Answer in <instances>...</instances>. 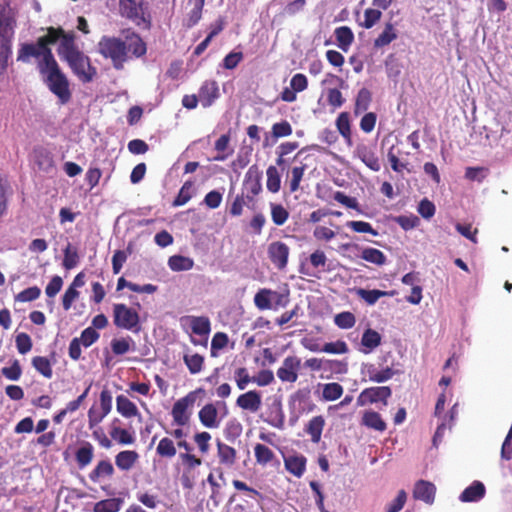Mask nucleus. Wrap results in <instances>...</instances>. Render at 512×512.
Listing matches in <instances>:
<instances>
[{
  "label": "nucleus",
  "instance_id": "obj_16",
  "mask_svg": "<svg viewBox=\"0 0 512 512\" xmlns=\"http://www.w3.org/2000/svg\"><path fill=\"white\" fill-rule=\"evenodd\" d=\"M307 458L302 454H292L284 457L285 469L297 478H301L306 471Z\"/></svg>",
  "mask_w": 512,
  "mask_h": 512
},
{
  "label": "nucleus",
  "instance_id": "obj_38",
  "mask_svg": "<svg viewBox=\"0 0 512 512\" xmlns=\"http://www.w3.org/2000/svg\"><path fill=\"white\" fill-rule=\"evenodd\" d=\"M183 361L191 374H198L203 370L205 359L199 353H185Z\"/></svg>",
  "mask_w": 512,
  "mask_h": 512
},
{
  "label": "nucleus",
  "instance_id": "obj_30",
  "mask_svg": "<svg viewBox=\"0 0 512 512\" xmlns=\"http://www.w3.org/2000/svg\"><path fill=\"white\" fill-rule=\"evenodd\" d=\"M336 127L340 135L344 138L345 143L348 146H352V132L350 115L348 112H341L336 119Z\"/></svg>",
  "mask_w": 512,
  "mask_h": 512
},
{
  "label": "nucleus",
  "instance_id": "obj_46",
  "mask_svg": "<svg viewBox=\"0 0 512 512\" xmlns=\"http://www.w3.org/2000/svg\"><path fill=\"white\" fill-rule=\"evenodd\" d=\"M266 175V187L268 191H270L271 193L279 192L281 188V177L277 168L273 165H270L266 170Z\"/></svg>",
  "mask_w": 512,
  "mask_h": 512
},
{
  "label": "nucleus",
  "instance_id": "obj_21",
  "mask_svg": "<svg viewBox=\"0 0 512 512\" xmlns=\"http://www.w3.org/2000/svg\"><path fill=\"white\" fill-rule=\"evenodd\" d=\"M120 420L115 418L112 421L109 435L112 440L116 441L120 445H131L135 442L134 435L129 432L127 429L121 428L117 426V423H119Z\"/></svg>",
  "mask_w": 512,
  "mask_h": 512
},
{
  "label": "nucleus",
  "instance_id": "obj_27",
  "mask_svg": "<svg viewBox=\"0 0 512 512\" xmlns=\"http://www.w3.org/2000/svg\"><path fill=\"white\" fill-rule=\"evenodd\" d=\"M187 320L190 323L192 332L198 336L208 338L211 331V322L206 316H188Z\"/></svg>",
  "mask_w": 512,
  "mask_h": 512
},
{
  "label": "nucleus",
  "instance_id": "obj_55",
  "mask_svg": "<svg viewBox=\"0 0 512 512\" xmlns=\"http://www.w3.org/2000/svg\"><path fill=\"white\" fill-rule=\"evenodd\" d=\"M179 459L181 460V463L184 466V471L186 472H191L202 464L201 458L192 453H180Z\"/></svg>",
  "mask_w": 512,
  "mask_h": 512
},
{
  "label": "nucleus",
  "instance_id": "obj_35",
  "mask_svg": "<svg viewBox=\"0 0 512 512\" xmlns=\"http://www.w3.org/2000/svg\"><path fill=\"white\" fill-rule=\"evenodd\" d=\"M382 337L379 332L368 328L364 331L361 338V345L365 348V353H370L381 344Z\"/></svg>",
  "mask_w": 512,
  "mask_h": 512
},
{
  "label": "nucleus",
  "instance_id": "obj_2",
  "mask_svg": "<svg viewBox=\"0 0 512 512\" xmlns=\"http://www.w3.org/2000/svg\"><path fill=\"white\" fill-rule=\"evenodd\" d=\"M16 25V13L9 2L0 4V76L8 67L12 55V35Z\"/></svg>",
  "mask_w": 512,
  "mask_h": 512
},
{
  "label": "nucleus",
  "instance_id": "obj_42",
  "mask_svg": "<svg viewBox=\"0 0 512 512\" xmlns=\"http://www.w3.org/2000/svg\"><path fill=\"white\" fill-rule=\"evenodd\" d=\"M307 169V165L304 163H300L292 167L290 171V181H289V190L291 193H294L299 190L300 183L303 179L304 173Z\"/></svg>",
  "mask_w": 512,
  "mask_h": 512
},
{
  "label": "nucleus",
  "instance_id": "obj_24",
  "mask_svg": "<svg viewBox=\"0 0 512 512\" xmlns=\"http://www.w3.org/2000/svg\"><path fill=\"white\" fill-rule=\"evenodd\" d=\"M34 161L38 169L43 172H49L55 166L53 155L43 147L34 150Z\"/></svg>",
  "mask_w": 512,
  "mask_h": 512
},
{
  "label": "nucleus",
  "instance_id": "obj_3",
  "mask_svg": "<svg viewBox=\"0 0 512 512\" xmlns=\"http://www.w3.org/2000/svg\"><path fill=\"white\" fill-rule=\"evenodd\" d=\"M66 51L60 57L67 62L72 72L83 83L91 82L97 75V69L91 64L90 58L79 50L76 43H64Z\"/></svg>",
  "mask_w": 512,
  "mask_h": 512
},
{
  "label": "nucleus",
  "instance_id": "obj_7",
  "mask_svg": "<svg viewBox=\"0 0 512 512\" xmlns=\"http://www.w3.org/2000/svg\"><path fill=\"white\" fill-rule=\"evenodd\" d=\"M46 35L39 37L40 45L45 46L46 48H50V45H54L57 41L60 40V44L58 47V54L61 55L66 51L64 47V43H75V33L73 31L65 32L61 27H53L50 26L46 29Z\"/></svg>",
  "mask_w": 512,
  "mask_h": 512
},
{
  "label": "nucleus",
  "instance_id": "obj_45",
  "mask_svg": "<svg viewBox=\"0 0 512 512\" xmlns=\"http://www.w3.org/2000/svg\"><path fill=\"white\" fill-rule=\"evenodd\" d=\"M276 291L270 289H260L254 296V304L259 310H268L272 308L271 297Z\"/></svg>",
  "mask_w": 512,
  "mask_h": 512
},
{
  "label": "nucleus",
  "instance_id": "obj_43",
  "mask_svg": "<svg viewBox=\"0 0 512 512\" xmlns=\"http://www.w3.org/2000/svg\"><path fill=\"white\" fill-rule=\"evenodd\" d=\"M372 100L371 92L367 88H361L356 96L354 113L355 115H359L365 112Z\"/></svg>",
  "mask_w": 512,
  "mask_h": 512
},
{
  "label": "nucleus",
  "instance_id": "obj_53",
  "mask_svg": "<svg viewBox=\"0 0 512 512\" xmlns=\"http://www.w3.org/2000/svg\"><path fill=\"white\" fill-rule=\"evenodd\" d=\"M292 132V126L287 120L274 123L271 128L272 137L275 139L290 136Z\"/></svg>",
  "mask_w": 512,
  "mask_h": 512
},
{
  "label": "nucleus",
  "instance_id": "obj_39",
  "mask_svg": "<svg viewBox=\"0 0 512 512\" xmlns=\"http://www.w3.org/2000/svg\"><path fill=\"white\" fill-rule=\"evenodd\" d=\"M168 266L172 271H188L193 268L194 261L186 256L173 255L168 259Z\"/></svg>",
  "mask_w": 512,
  "mask_h": 512
},
{
  "label": "nucleus",
  "instance_id": "obj_20",
  "mask_svg": "<svg viewBox=\"0 0 512 512\" xmlns=\"http://www.w3.org/2000/svg\"><path fill=\"white\" fill-rule=\"evenodd\" d=\"M139 460V454L135 450H122L115 456V465L121 471L131 470Z\"/></svg>",
  "mask_w": 512,
  "mask_h": 512
},
{
  "label": "nucleus",
  "instance_id": "obj_18",
  "mask_svg": "<svg viewBox=\"0 0 512 512\" xmlns=\"http://www.w3.org/2000/svg\"><path fill=\"white\" fill-rule=\"evenodd\" d=\"M266 422L272 427L282 429L285 423V414L280 400L275 399L268 407Z\"/></svg>",
  "mask_w": 512,
  "mask_h": 512
},
{
  "label": "nucleus",
  "instance_id": "obj_54",
  "mask_svg": "<svg viewBox=\"0 0 512 512\" xmlns=\"http://www.w3.org/2000/svg\"><path fill=\"white\" fill-rule=\"evenodd\" d=\"M15 344L17 351L22 355L28 353L33 346L31 337L25 332H21L16 335Z\"/></svg>",
  "mask_w": 512,
  "mask_h": 512
},
{
  "label": "nucleus",
  "instance_id": "obj_40",
  "mask_svg": "<svg viewBox=\"0 0 512 512\" xmlns=\"http://www.w3.org/2000/svg\"><path fill=\"white\" fill-rule=\"evenodd\" d=\"M32 366L46 379H51L53 376V369L50 360L44 356H35L32 358Z\"/></svg>",
  "mask_w": 512,
  "mask_h": 512
},
{
  "label": "nucleus",
  "instance_id": "obj_13",
  "mask_svg": "<svg viewBox=\"0 0 512 512\" xmlns=\"http://www.w3.org/2000/svg\"><path fill=\"white\" fill-rule=\"evenodd\" d=\"M236 405L242 410L256 413L262 405L261 393L257 390H249L238 396Z\"/></svg>",
  "mask_w": 512,
  "mask_h": 512
},
{
  "label": "nucleus",
  "instance_id": "obj_29",
  "mask_svg": "<svg viewBox=\"0 0 512 512\" xmlns=\"http://www.w3.org/2000/svg\"><path fill=\"white\" fill-rule=\"evenodd\" d=\"M485 495V486L480 481H474L461 493L459 499L462 502H475L482 499Z\"/></svg>",
  "mask_w": 512,
  "mask_h": 512
},
{
  "label": "nucleus",
  "instance_id": "obj_60",
  "mask_svg": "<svg viewBox=\"0 0 512 512\" xmlns=\"http://www.w3.org/2000/svg\"><path fill=\"white\" fill-rule=\"evenodd\" d=\"M395 372L392 368L386 367L381 371L376 369L369 370V380L377 383H383L394 376Z\"/></svg>",
  "mask_w": 512,
  "mask_h": 512
},
{
  "label": "nucleus",
  "instance_id": "obj_58",
  "mask_svg": "<svg viewBox=\"0 0 512 512\" xmlns=\"http://www.w3.org/2000/svg\"><path fill=\"white\" fill-rule=\"evenodd\" d=\"M326 96L327 102L329 106L333 108V110L340 108L345 102L341 91L337 88H329L326 92Z\"/></svg>",
  "mask_w": 512,
  "mask_h": 512
},
{
  "label": "nucleus",
  "instance_id": "obj_11",
  "mask_svg": "<svg viewBox=\"0 0 512 512\" xmlns=\"http://www.w3.org/2000/svg\"><path fill=\"white\" fill-rule=\"evenodd\" d=\"M392 391L388 386H376L364 389L357 398V404L364 406L368 403L383 402L387 404V399L391 396Z\"/></svg>",
  "mask_w": 512,
  "mask_h": 512
},
{
  "label": "nucleus",
  "instance_id": "obj_31",
  "mask_svg": "<svg viewBox=\"0 0 512 512\" xmlns=\"http://www.w3.org/2000/svg\"><path fill=\"white\" fill-rule=\"evenodd\" d=\"M116 409L125 418H132L139 415L138 408L135 403L124 395L116 397Z\"/></svg>",
  "mask_w": 512,
  "mask_h": 512
},
{
  "label": "nucleus",
  "instance_id": "obj_34",
  "mask_svg": "<svg viewBox=\"0 0 512 512\" xmlns=\"http://www.w3.org/2000/svg\"><path fill=\"white\" fill-rule=\"evenodd\" d=\"M94 457V447L90 442H84L75 452V459L79 468L88 466Z\"/></svg>",
  "mask_w": 512,
  "mask_h": 512
},
{
  "label": "nucleus",
  "instance_id": "obj_10",
  "mask_svg": "<svg viewBox=\"0 0 512 512\" xmlns=\"http://www.w3.org/2000/svg\"><path fill=\"white\" fill-rule=\"evenodd\" d=\"M268 258L275 268L282 271L287 267L290 248L282 241H274L268 245Z\"/></svg>",
  "mask_w": 512,
  "mask_h": 512
},
{
  "label": "nucleus",
  "instance_id": "obj_37",
  "mask_svg": "<svg viewBox=\"0 0 512 512\" xmlns=\"http://www.w3.org/2000/svg\"><path fill=\"white\" fill-rule=\"evenodd\" d=\"M195 194L194 181L187 180L180 188L178 195L173 200L172 206L179 207L188 203Z\"/></svg>",
  "mask_w": 512,
  "mask_h": 512
},
{
  "label": "nucleus",
  "instance_id": "obj_9",
  "mask_svg": "<svg viewBox=\"0 0 512 512\" xmlns=\"http://www.w3.org/2000/svg\"><path fill=\"white\" fill-rule=\"evenodd\" d=\"M262 172L259 167L254 164L251 165L244 177L242 192L245 193L248 202H252L254 197L259 195L262 191Z\"/></svg>",
  "mask_w": 512,
  "mask_h": 512
},
{
  "label": "nucleus",
  "instance_id": "obj_22",
  "mask_svg": "<svg viewBox=\"0 0 512 512\" xmlns=\"http://www.w3.org/2000/svg\"><path fill=\"white\" fill-rule=\"evenodd\" d=\"M115 473L112 463L108 460H100L95 468L89 473V479L98 483L104 478H111Z\"/></svg>",
  "mask_w": 512,
  "mask_h": 512
},
{
  "label": "nucleus",
  "instance_id": "obj_61",
  "mask_svg": "<svg viewBox=\"0 0 512 512\" xmlns=\"http://www.w3.org/2000/svg\"><path fill=\"white\" fill-rule=\"evenodd\" d=\"M41 290L37 286L29 287L21 291L15 296L18 302H31L39 298Z\"/></svg>",
  "mask_w": 512,
  "mask_h": 512
},
{
  "label": "nucleus",
  "instance_id": "obj_28",
  "mask_svg": "<svg viewBox=\"0 0 512 512\" xmlns=\"http://www.w3.org/2000/svg\"><path fill=\"white\" fill-rule=\"evenodd\" d=\"M325 426V419L322 415L314 416L305 426V432L310 435L313 443H319Z\"/></svg>",
  "mask_w": 512,
  "mask_h": 512
},
{
  "label": "nucleus",
  "instance_id": "obj_49",
  "mask_svg": "<svg viewBox=\"0 0 512 512\" xmlns=\"http://www.w3.org/2000/svg\"><path fill=\"white\" fill-rule=\"evenodd\" d=\"M343 392L344 389L339 383H326L323 385L322 397L325 401H335L342 396Z\"/></svg>",
  "mask_w": 512,
  "mask_h": 512
},
{
  "label": "nucleus",
  "instance_id": "obj_1",
  "mask_svg": "<svg viewBox=\"0 0 512 512\" xmlns=\"http://www.w3.org/2000/svg\"><path fill=\"white\" fill-rule=\"evenodd\" d=\"M32 58L37 59V68L44 84L57 98L60 104H67L72 98L70 82L56 61L51 48L36 43H21L17 52V61L29 63Z\"/></svg>",
  "mask_w": 512,
  "mask_h": 512
},
{
  "label": "nucleus",
  "instance_id": "obj_33",
  "mask_svg": "<svg viewBox=\"0 0 512 512\" xmlns=\"http://www.w3.org/2000/svg\"><path fill=\"white\" fill-rule=\"evenodd\" d=\"M362 425L379 432H383L387 428V425L381 415L373 410L366 411L363 414Z\"/></svg>",
  "mask_w": 512,
  "mask_h": 512
},
{
  "label": "nucleus",
  "instance_id": "obj_8",
  "mask_svg": "<svg viewBox=\"0 0 512 512\" xmlns=\"http://www.w3.org/2000/svg\"><path fill=\"white\" fill-rule=\"evenodd\" d=\"M114 324L116 327L126 330H134L139 324V315L125 304H114Z\"/></svg>",
  "mask_w": 512,
  "mask_h": 512
},
{
  "label": "nucleus",
  "instance_id": "obj_15",
  "mask_svg": "<svg viewBox=\"0 0 512 512\" xmlns=\"http://www.w3.org/2000/svg\"><path fill=\"white\" fill-rule=\"evenodd\" d=\"M355 155L372 171H379L381 168L379 158L372 147L359 143L355 148Z\"/></svg>",
  "mask_w": 512,
  "mask_h": 512
},
{
  "label": "nucleus",
  "instance_id": "obj_57",
  "mask_svg": "<svg viewBox=\"0 0 512 512\" xmlns=\"http://www.w3.org/2000/svg\"><path fill=\"white\" fill-rule=\"evenodd\" d=\"M334 322L339 328L349 329L355 325L356 319L351 312H341L335 316Z\"/></svg>",
  "mask_w": 512,
  "mask_h": 512
},
{
  "label": "nucleus",
  "instance_id": "obj_5",
  "mask_svg": "<svg viewBox=\"0 0 512 512\" xmlns=\"http://www.w3.org/2000/svg\"><path fill=\"white\" fill-rule=\"evenodd\" d=\"M120 15L137 26L150 28L151 16L148 3L145 0H120Z\"/></svg>",
  "mask_w": 512,
  "mask_h": 512
},
{
  "label": "nucleus",
  "instance_id": "obj_41",
  "mask_svg": "<svg viewBox=\"0 0 512 512\" xmlns=\"http://www.w3.org/2000/svg\"><path fill=\"white\" fill-rule=\"evenodd\" d=\"M356 293L368 305H374L381 297L392 296L394 294V292L381 291L377 289L366 290L363 288H359Z\"/></svg>",
  "mask_w": 512,
  "mask_h": 512
},
{
  "label": "nucleus",
  "instance_id": "obj_62",
  "mask_svg": "<svg viewBox=\"0 0 512 512\" xmlns=\"http://www.w3.org/2000/svg\"><path fill=\"white\" fill-rule=\"evenodd\" d=\"M250 202L246 199V195L244 192L238 194L233 202L231 203L229 213L232 216H240L243 213V208L245 205H248Z\"/></svg>",
  "mask_w": 512,
  "mask_h": 512
},
{
  "label": "nucleus",
  "instance_id": "obj_12",
  "mask_svg": "<svg viewBox=\"0 0 512 512\" xmlns=\"http://www.w3.org/2000/svg\"><path fill=\"white\" fill-rule=\"evenodd\" d=\"M300 369L301 359L296 356H287L276 374L282 382L294 383L298 379Z\"/></svg>",
  "mask_w": 512,
  "mask_h": 512
},
{
  "label": "nucleus",
  "instance_id": "obj_50",
  "mask_svg": "<svg viewBox=\"0 0 512 512\" xmlns=\"http://www.w3.org/2000/svg\"><path fill=\"white\" fill-rule=\"evenodd\" d=\"M64 258L62 265L66 270H71L79 263V254L75 247H72L70 243L63 250Z\"/></svg>",
  "mask_w": 512,
  "mask_h": 512
},
{
  "label": "nucleus",
  "instance_id": "obj_64",
  "mask_svg": "<svg viewBox=\"0 0 512 512\" xmlns=\"http://www.w3.org/2000/svg\"><path fill=\"white\" fill-rule=\"evenodd\" d=\"M193 438H194V442L196 443V445L199 448V451L202 454H207L210 449L209 442L211 440V434L206 431H203V432L196 433Z\"/></svg>",
  "mask_w": 512,
  "mask_h": 512
},
{
  "label": "nucleus",
  "instance_id": "obj_51",
  "mask_svg": "<svg viewBox=\"0 0 512 512\" xmlns=\"http://www.w3.org/2000/svg\"><path fill=\"white\" fill-rule=\"evenodd\" d=\"M134 342L131 337L114 338L111 341V350L114 355H123L130 351Z\"/></svg>",
  "mask_w": 512,
  "mask_h": 512
},
{
  "label": "nucleus",
  "instance_id": "obj_44",
  "mask_svg": "<svg viewBox=\"0 0 512 512\" xmlns=\"http://www.w3.org/2000/svg\"><path fill=\"white\" fill-rule=\"evenodd\" d=\"M123 504L120 498H109L94 504L93 512H118Z\"/></svg>",
  "mask_w": 512,
  "mask_h": 512
},
{
  "label": "nucleus",
  "instance_id": "obj_25",
  "mask_svg": "<svg viewBox=\"0 0 512 512\" xmlns=\"http://www.w3.org/2000/svg\"><path fill=\"white\" fill-rule=\"evenodd\" d=\"M254 456L256 463L261 466H267L275 461L279 465V460L276 458L275 453L266 445L257 443L254 446Z\"/></svg>",
  "mask_w": 512,
  "mask_h": 512
},
{
  "label": "nucleus",
  "instance_id": "obj_4",
  "mask_svg": "<svg viewBox=\"0 0 512 512\" xmlns=\"http://www.w3.org/2000/svg\"><path fill=\"white\" fill-rule=\"evenodd\" d=\"M98 53L112 62L116 70H121L129 59L127 43L119 37L104 35L97 44Z\"/></svg>",
  "mask_w": 512,
  "mask_h": 512
},
{
  "label": "nucleus",
  "instance_id": "obj_26",
  "mask_svg": "<svg viewBox=\"0 0 512 512\" xmlns=\"http://www.w3.org/2000/svg\"><path fill=\"white\" fill-rule=\"evenodd\" d=\"M156 455L161 459H172L177 455L176 442L169 436L161 438L156 446Z\"/></svg>",
  "mask_w": 512,
  "mask_h": 512
},
{
  "label": "nucleus",
  "instance_id": "obj_59",
  "mask_svg": "<svg viewBox=\"0 0 512 512\" xmlns=\"http://www.w3.org/2000/svg\"><path fill=\"white\" fill-rule=\"evenodd\" d=\"M381 16L382 12L379 9L368 8L364 12V21L361 26L370 29L381 19Z\"/></svg>",
  "mask_w": 512,
  "mask_h": 512
},
{
  "label": "nucleus",
  "instance_id": "obj_56",
  "mask_svg": "<svg viewBox=\"0 0 512 512\" xmlns=\"http://www.w3.org/2000/svg\"><path fill=\"white\" fill-rule=\"evenodd\" d=\"M229 342L228 335L224 332H217L214 334L211 341V355L217 356V351L225 348Z\"/></svg>",
  "mask_w": 512,
  "mask_h": 512
},
{
  "label": "nucleus",
  "instance_id": "obj_6",
  "mask_svg": "<svg viewBox=\"0 0 512 512\" xmlns=\"http://www.w3.org/2000/svg\"><path fill=\"white\" fill-rule=\"evenodd\" d=\"M200 393H204V389L197 388L189 392L184 397L178 399L172 407L171 416L176 426H186L189 424L192 410Z\"/></svg>",
  "mask_w": 512,
  "mask_h": 512
},
{
  "label": "nucleus",
  "instance_id": "obj_63",
  "mask_svg": "<svg viewBox=\"0 0 512 512\" xmlns=\"http://www.w3.org/2000/svg\"><path fill=\"white\" fill-rule=\"evenodd\" d=\"M99 337L100 334L94 328L88 327L81 332L78 340H80V343L84 347H89L94 344L99 339Z\"/></svg>",
  "mask_w": 512,
  "mask_h": 512
},
{
  "label": "nucleus",
  "instance_id": "obj_32",
  "mask_svg": "<svg viewBox=\"0 0 512 512\" xmlns=\"http://www.w3.org/2000/svg\"><path fill=\"white\" fill-rule=\"evenodd\" d=\"M337 45L343 51L347 52L354 41V34L350 27L340 26L334 31Z\"/></svg>",
  "mask_w": 512,
  "mask_h": 512
},
{
  "label": "nucleus",
  "instance_id": "obj_19",
  "mask_svg": "<svg viewBox=\"0 0 512 512\" xmlns=\"http://www.w3.org/2000/svg\"><path fill=\"white\" fill-rule=\"evenodd\" d=\"M199 420L201 424L206 428H217L219 427L218 410L213 403L204 405L199 413Z\"/></svg>",
  "mask_w": 512,
  "mask_h": 512
},
{
  "label": "nucleus",
  "instance_id": "obj_47",
  "mask_svg": "<svg viewBox=\"0 0 512 512\" xmlns=\"http://www.w3.org/2000/svg\"><path fill=\"white\" fill-rule=\"evenodd\" d=\"M128 53L132 52L135 57H141L146 54L147 48L145 42L138 35L133 33L129 37V41L127 43Z\"/></svg>",
  "mask_w": 512,
  "mask_h": 512
},
{
  "label": "nucleus",
  "instance_id": "obj_36",
  "mask_svg": "<svg viewBox=\"0 0 512 512\" xmlns=\"http://www.w3.org/2000/svg\"><path fill=\"white\" fill-rule=\"evenodd\" d=\"M398 37L396 29L394 25L390 22L385 24L383 31L379 34V36L374 40L375 48H383L389 45L392 41L396 40Z\"/></svg>",
  "mask_w": 512,
  "mask_h": 512
},
{
  "label": "nucleus",
  "instance_id": "obj_52",
  "mask_svg": "<svg viewBox=\"0 0 512 512\" xmlns=\"http://www.w3.org/2000/svg\"><path fill=\"white\" fill-rule=\"evenodd\" d=\"M271 218L275 225H283L289 218L288 210L281 204L271 203Z\"/></svg>",
  "mask_w": 512,
  "mask_h": 512
},
{
  "label": "nucleus",
  "instance_id": "obj_14",
  "mask_svg": "<svg viewBox=\"0 0 512 512\" xmlns=\"http://www.w3.org/2000/svg\"><path fill=\"white\" fill-rule=\"evenodd\" d=\"M199 100L204 108L210 107L219 97L220 91L215 80H206L199 89Z\"/></svg>",
  "mask_w": 512,
  "mask_h": 512
},
{
  "label": "nucleus",
  "instance_id": "obj_48",
  "mask_svg": "<svg viewBox=\"0 0 512 512\" xmlns=\"http://www.w3.org/2000/svg\"><path fill=\"white\" fill-rule=\"evenodd\" d=\"M361 258L367 262L382 266L386 263L385 254L376 248H365L361 253Z\"/></svg>",
  "mask_w": 512,
  "mask_h": 512
},
{
  "label": "nucleus",
  "instance_id": "obj_23",
  "mask_svg": "<svg viewBox=\"0 0 512 512\" xmlns=\"http://www.w3.org/2000/svg\"><path fill=\"white\" fill-rule=\"evenodd\" d=\"M217 457L221 465L232 467L236 463L237 452L233 447L218 440Z\"/></svg>",
  "mask_w": 512,
  "mask_h": 512
},
{
  "label": "nucleus",
  "instance_id": "obj_17",
  "mask_svg": "<svg viewBox=\"0 0 512 512\" xmlns=\"http://www.w3.org/2000/svg\"><path fill=\"white\" fill-rule=\"evenodd\" d=\"M436 488L434 484L428 481L419 480L414 487L413 497L426 504H432L435 499Z\"/></svg>",
  "mask_w": 512,
  "mask_h": 512
}]
</instances>
